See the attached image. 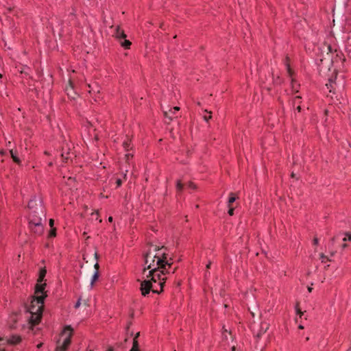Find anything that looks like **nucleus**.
Returning a JSON list of instances; mask_svg holds the SVG:
<instances>
[{"label":"nucleus","mask_w":351,"mask_h":351,"mask_svg":"<svg viewBox=\"0 0 351 351\" xmlns=\"http://www.w3.org/2000/svg\"><path fill=\"white\" fill-rule=\"evenodd\" d=\"M107 351H113V349L112 348H109Z\"/></svg>","instance_id":"51"},{"label":"nucleus","mask_w":351,"mask_h":351,"mask_svg":"<svg viewBox=\"0 0 351 351\" xmlns=\"http://www.w3.org/2000/svg\"><path fill=\"white\" fill-rule=\"evenodd\" d=\"M0 351H4V350L1 348H0Z\"/></svg>","instance_id":"57"},{"label":"nucleus","mask_w":351,"mask_h":351,"mask_svg":"<svg viewBox=\"0 0 351 351\" xmlns=\"http://www.w3.org/2000/svg\"><path fill=\"white\" fill-rule=\"evenodd\" d=\"M130 351H141L138 340H136V338L133 339L132 347Z\"/></svg>","instance_id":"15"},{"label":"nucleus","mask_w":351,"mask_h":351,"mask_svg":"<svg viewBox=\"0 0 351 351\" xmlns=\"http://www.w3.org/2000/svg\"><path fill=\"white\" fill-rule=\"evenodd\" d=\"M223 330H224V332H228L227 329L223 328Z\"/></svg>","instance_id":"56"},{"label":"nucleus","mask_w":351,"mask_h":351,"mask_svg":"<svg viewBox=\"0 0 351 351\" xmlns=\"http://www.w3.org/2000/svg\"><path fill=\"white\" fill-rule=\"evenodd\" d=\"M295 322H299V318H298V317H296V318H295Z\"/></svg>","instance_id":"53"},{"label":"nucleus","mask_w":351,"mask_h":351,"mask_svg":"<svg viewBox=\"0 0 351 351\" xmlns=\"http://www.w3.org/2000/svg\"><path fill=\"white\" fill-rule=\"evenodd\" d=\"M1 77H2V74L0 73V78H1Z\"/></svg>","instance_id":"60"},{"label":"nucleus","mask_w":351,"mask_h":351,"mask_svg":"<svg viewBox=\"0 0 351 351\" xmlns=\"http://www.w3.org/2000/svg\"><path fill=\"white\" fill-rule=\"evenodd\" d=\"M210 265H211V262H209L207 265H206V268L207 269H209L210 267Z\"/></svg>","instance_id":"42"},{"label":"nucleus","mask_w":351,"mask_h":351,"mask_svg":"<svg viewBox=\"0 0 351 351\" xmlns=\"http://www.w3.org/2000/svg\"><path fill=\"white\" fill-rule=\"evenodd\" d=\"M53 224H54V220H53V219H51L49 220V226H50V227L53 228Z\"/></svg>","instance_id":"34"},{"label":"nucleus","mask_w":351,"mask_h":351,"mask_svg":"<svg viewBox=\"0 0 351 351\" xmlns=\"http://www.w3.org/2000/svg\"><path fill=\"white\" fill-rule=\"evenodd\" d=\"M28 207L29 209L32 210V213L35 215L38 214L45 216V210L40 198L34 197L28 203Z\"/></svg>","instance_id":"7"},{"label":"nucleus","mask_w":351,"mask_h":351,"mask_svg":"<svg viewBox=\"0 0 351 351\" xmlns=\"http://www.w3.org/2000/svg\"><path fill=\"white\" fill-rule=\"evenodd\" d=\"M114 37L119 40H121V38H123L124 40L123 42H121V45L125 48L129 49L131 45V42L128 40H126V34H125L124 31L120 27V26H117L115 29V33L114 34Z\"/></svg>","instance_id":"8"},{"label":"nucleus","mask_w":351,"mask_h":351,"mask_svg":"<svg viewBox=\"0 0 351 351\" xmlns=\"http://www.w3.org/2000/svg\"><path fill=\"white\" fill-rule=\"evenodd\" d=\"M296 311H297V313L298 315H299V318L301 319L302 317V315L303 314V313L300 311V309L298 308V306L297 305L296 306Z\"/></svg>","instance_id":"26"},{"label":"nucleus","mask_w":351,"mask_h":351,"mask_svg":"<svg viewBox=\"0 0 351 351\" xmlns=\"http://www.w3.org/2000/svg\"><path fill=\"white\" fill-rule=\"evenodd\" d=\"M73 335V329L71 326H66L62 330L56 351H66L71 344V339Z\"/></svg>","instance_id":"4"},{"label":"nucleus","mask_w":351,"mask_h":351,"mask_svg":"<svg viewBox=\"0 0 351 351\" xmlns=\"http://www.w3.org/2000/svg\"><path fill=\"white\" fill-rule=\"evenodd\" d=\"M172 110L174 111H178V110H180V108L178 106H176L173 108H172Z\"/></svg>","instance_id":"38"},{"label":"nucleus","mask_w":351,"mask_h":351,"mask_svg":"<svg viewBox=\"0 0 351 351\" xmlns=\"http://www.w3.org/2000/svg\"><path fill=\"white\" fill-rule=\"evenodd\" d=\"M95 257H96V258H97V253H95Z\"/></svg>","instance_id":"59"},{"label":"nucleus","mask_w":351,"mask_h":351,"mask_svg":"<svg viewBox=\"0 0 351 351\" xmlns=\"http://www.w3.org/2000/svg\"><path fill=\"white\" fill-rule=\"evenodd\" d=\"M112 220H113L112 217H108V221L112 222Z\"/></svg>","instance_id":"45"},{"label":"nucleus","mask_w":351,"mask_h":351,"mask_svg":"<svg viewBox=\"0 0 351 351\" xmlns=\"http://www.w3.org/2000/svg\"><path fill=\"white\" fill-rule=\"evenodd\" d=\"M116 183H117V186H120L121 185V184H122L121 180V179H117V181H116Z\"/></svg>","instance_id":"30"},{"label":"nucleus","mask_w":351,"mask_h":351,"mask_svg":"<svg viewBox=\"0 0 351 351\" xmlns=\"http://www.w3.org/2000/svg\"><path fill=\"white\" fill-rule=\"evenodd\" d=\"M42 345H43V343H40L38 344V345H37V348H41Z\"/></svg>","instance_id":"46"},{"label":"nucleus","mask_w":351,"mask_h":351,"mask_svg":"<svg viewBox=\"0 0 351 351\" xmlns=\"http://www.w3.org/2000/svg\"><path fill=\"white\" fill-rule=\"evenodd\" d=\"M163 113H164V116H165V117H168V118L169 119V120H170V121H171V120H172V119H171V117H168V112H167L164 111V112H163Z\"/></svg>","instance_id":"35"},{"label":"nucleus","mask_w":351,"mask_h":351,"mask_svg":"<svg viewBox=\"0 0 351 351\" xmlns=\"http://www.w3.org/2000/svg\"><path fill=\"white\" fill-rule=\"evenodd\" d=\"M16 317H17V316H16V315H14L13 316V320L16 321Z\"/></svg>","instance_id":"50"},{"label":"nucleus","mask_w":351,"mask_h":351,"mask_svg":"<svg viewBox=\"0 0 351 351\" xmlns=\"http://www.w3.org/2000/svg\"><path fill=\"white\" fill-rule=\"evenodd\" d=\"M291 177L292 178H295V174L293 172L291 173Z\"/></svg>","instance_id":"48"},{"label":"nucleus","mask_w":351,"mask_h":351,"mask_svg":"<svg viewBox=\"0 0 351 351\" xmlns=\"http://www.w3.org/2000/svg\"><path fill=\"white\" fill-rule=\"evenodd\" d=\"M62 157L64 158V160H69V158H70V156H69L64 157V154H62Z\"/></svg>","instance_id":"36"},{"label":"nucleus","mask_w":351,"mask_h":351,"mask_svg":"<svg viewBox=\"0 0 351 351\" xmlns=\"http://www.w3.org/2000/svg\"><path fill=\"white\" fill-rule=\"evenodd\" d=\"M348 247V245L346 243H343L341 245V248L343 250Z\"/></svg>","instance_id":"39"},{"label":"nucleus","mask_w":351,"mask_h":351,"mask_svg":"<svg viewBox=\"0 0 351 351\" xmlns=\"http://www.w3.org/2000/svg\"><path fill=\"white\" fill-rule=\"evenodd\" d=\"M132 158V154H125V158H126L127 160H129L130 158Z\"/></svg>","instance_id":"31"},{"label":"nucleus","mask_w":351,"mask_h":351,"mask_svg":"<svg viewBox=\"0 0 351 351\" xmlns=\"http://www.w3.org/2000/svg\"><path fill=\"white\" fill-rule=\"evenodd\" d=\"M45 286L46 284L38 285L35 287V295L32 300L28 309L29 314L30 315L28 318L29 325L31 329L40 321L44 306V300L47 297V294L44 291Z\"/></svg>","instance_id":"2"},{"label":"nucleus","mask_w":351,"mask_h":351,"mask_svg":"<svg viewBox=\"0 0 351 351\" xmlns=\"http://www.w3.org/2000/svg\"><path fill=\"white\" fill-rule=\"evenodd\" d=\"M69 85L66 88V92L69 97L74 99L77 94L73 91V84L71 78L69 79Z\"/></svg>","instance_id":"11"},{"label":"nucleus","mask_w":351,"mask_h":351,"mask_svg":"<svg viewBox=\"0 0 351 351\" xmlns=\"http://www.w3.org/2000/svg\"><path fill=\"white\" fill-rule=\"evenodd\" d=\"M88 351H94V350L90 349V350H88Z\"/></svg>","instance_id":"61"},{"label":"nucleus","mask_w":351,"mask_h":351,"mask_svg":"<svg viewBox=\"0 0 351 351\" xmlns=\"http://www.w3.org/2000/svg\"><path fill=\"white\" fill-rule=\"evenodd\" d=\"M80 304H81L80 299H79L77 300V302H76V304H75V308H78L80 306Z\"/></svg>","instance_id":"32"},{"label":"nucleus","mask_w":351,"mask_h":351,"mask_svg":"<svg viewBox=\"0 0 351 351\" xmlns=\"http://www.w3.org/2000/svg\"><path fill=\"white\" fill-rule=\"evenodd\" d=\"M298 328H299V329H302H302H304V326H303L302 324H300L298 326Z\"/></svg>","instance_id":"40"},{"label":"nucleus","mask_w":351,"mask_h":351,"mask_svg":"<svg viewBox=\"0 0 351 351\" xmlns=\"http://www.w3.org/2000/svg\"><path fill=\"white\" fill-rule=\"evenodd\" d=\"M261 332L258 333V334H257V337H258V338H259V337H261Z\"/></svg>","instance_id":"52"},{"label":"nucleus","mask_w":351,"mask_h":351,"mask_svg":"<svg viewBox=\"0 0 351 351\" xmlns=\"http://www.w3.org/2000/svg\"><path fill=\"white\" fill-rule=\"evenodd\" d=\"M323 246L319 245V239L315 236L314 237L313 241H312V245L311 250H317L319 249L322 248Z\"/></svg>","instance_id":"12"},{"label":"nucleus","mask_w":351,"mask_h":351,"mask_svg":"<svg viewBox=\"0 0 351 351\" xmlns=\"http://www.w3.org/2000/svg\"><path fill=\"white\" fill-rule=\"evenodd\" d=\"M45 154L48 155V152H45Z\"/></svg>","instance_id":"58"},{"label":"nucleus","mask_w":351,"mask_h":351,"mask_svg":"<svg viewBox=\"0 0 351 351\" xmlns=\"http://www.w3.org/2000/svg\"><path fill=\"white\" fill-rule=\"evenodd\" d=\"M205 112L209 113V115L208 116H204V119L206 121H208L210 119H212V115H211L212 112L210 111L208 112L207 110H205Z\"/></svg>","instance_id":"23"},{"label":"nucleus","mask_w":351,"mask_h":351,"mask_svg":"<svg viewBox=\"0 0 351 351\" xmlns=\"http://www.w3.org/2000/svg\"><path fill=\"white\" fill-rule=\"evenodd\" d=\"M46 273H47V271L45 269H42L40 271V275H39V278H38V283L36 284V287L38 285H43L44 283H42V282L43 281V279L46 275Z\"/></svg>","instance_id":"13"},{"label":"nucleus","mask_w":351,"mask_h":351,"mask_svg":"<svg viewBox=\"0 0 351 351\" xmlns=\"http://www.w3.org/2000/svg\"><path fill=\"white\" fill-rule=\"evenodd\" d=\"M169 112H170L171 113H172V114H173V113H175V111H174V110H173L172 109H170V110H169Z\"/></svg>","instance_id":"49"},{"label":"nucleus","mask_w":351,"mask_h":351,"mask_svg":"<svg viewBox=\"0 0 351 351\" xmlns=\"http://www.w3.org/2000/svg\"><path fill=\"white\" fill-rule=\"evenodd\" d=\"M139 335H140V333H139V332H137V333L135 335V336H134V338H136V340H137L138 337H139Z\"/></svg>","instance_id":"41"},{"label":"nucleus","mask_w":351,"mask_h":351,"mask_svg":"<svg viewBox=\"0 0 351 351\" xmlns=\"http://www.w3.org/2000/svg\"><path fill=\"white\" fill-rule=\"evenodd\" d=\"M94 267H95L96 271H98L99 266V264L97 263H95Z\"/></svg>","instance_id":"37"},{"label":"nucleus","mask_w":351,"mask_h":351,"mask_svg":"<svg viewBox=\"0 0 351 351\" xmlns=\"http://www.w3.org/2000/svg\"><path fill=\"white\" fill-rule=\"evenodd\" d=\"M158 282L154 283L149 279H144L141 281L140 289L143 295H146L152 291L154 293H160L162 291L164 285H158Z\"/></svg>","instance_id":"5"},{"label":"nucleus","mask_w":351,"mask_h":351,"mask_svg":"<svg viewBox=\"0 0 351 351\" xmlns=\"http://www.w3.org/2000/svg\"><path fill=\"white\" fill-rule=\"evenodd\" d=\"M10 153L11 155V157L14 162L19 165L21 163V160L17 157L16 156V152H14L13 149H10Z\"/></svg>","instance_id":"14"},{"label":"nucleus","mask_w":351,"mask_h":351,"mask_svg":"<svg viewBox=\"0 0 351 351\" xmlns=\"http://www.w3.org/2000/svg\"><path fill=\"white\" fill-rule=\"evenodd\" d=\"M337 250L332 247L325 246L317 250H311L310 258L313 262L319 263L323 265L325 269L330 267V263L334 261V257L337 254Z\"/></svg>","instance_id":"3"},{"label":"nucleus","mask_w":351,"mask_h":351,"mask_svg":"<svg viewBox=\"0 0 351 351\" xmlns=\"http://www.w3.org/2000/svg\"><path fill=\"white\" fill-rule=\"evenodd\" d=\"M189 187L192 189H195L196 188V186L194 183L193 182H189V184H188Z\"/></svg>","instance_id":"29"},{"label":"nucleus","mask_w":351,"mask_h":351,"mask_svg":"<svg viewBox=\"0 0 351 351\" xmlns=\"http://www.w3.org/2000/svg\"><path fill=\"white\" fill-rule=\"evenodd\" d=\"M166 248L152 246L144 256L145 267L143 275L145 279H149L158 285H164L167 280V274H174L178 267H173L172 258H169L166 252Z\"/></svg>","instance_id":"1"},{"label":"nucleus","mask_w":351,"mask_h":351,"mask_svg":"<svg viewBox=\"0 0 351 351\" xmlns=\"http://www.w3.org/2000/svg\"><path fill=\"white\" fill-rule=\"evenodd\" d=\"M287 71L289 76L291 79V87L293 89V91L298 92V88L299 86V84L296 82H295L294 80L292 78L293 71L289 64L287 65Z\"/></svg>","instance_id":"10"},{"label":"nucleus","mask_w":351,"mask_h":351,"mask_svg":"<svg viewBox=\"0 0 351 351\" xmlns=\"http://www.w3.org/2000/svg\"><path fill=\"white\" fill-rule=\"evenodd\" d=\"M308 292H311V288L308 287Z\"/></svg>","instance_id":"55"},{"label":"nucleus","mask_w":351,"mask_h":351,"mask_svg":"<svg viewBox=\"0 0 351 351\" xmlns=\"http://www.w3.org/2000/svg\"><path fill=\"white\" fill-rule=\"evenodd\" d=\"M182 189H183V184H182L180 180H178L177 183H176V190L178 192H180V191H182Z\"/></svg>","instance_id":"20"},{"label":"nucleus","mask_w":351,"mask_h":351,"mask_svg":"<svg viewBox=\"0 0 351 351\" xmlns=\"http://www.w3.org/2000/svg\"><path fill=\"white\" fill-rule=\"evenodd\" d=\"M326 47H327V49L329 52H332V47L330 45H326Z\"/></svg>","instance_id":"33"},{"label":"nucleus","mask_w":351,"mask_h":351,"mask_svg":"<svg viewBox=\"0 0 351 351\" xmlns=\"http://www.w3.org/2000/svg\"><path fill=\"white\" fill-rule=\"evenodd\" d=\"M87 86L88 87V93L93 95L95 101H97L100 98L99 93H100V88L97 85L92 86L90 84H87Z\"/></svg>","instance_id":"9"},{"label":"nucleus","mask_w":351,"mask_h":351,"mask_svg":"<svg viewBox=\"0 0 351 351\" xmlns=\"http://www.w3.org/2000/svg\"><path fill=\"white\" fill-rule=\"evenodd\" d=\"M5 154V152L4 150H3V149H2V150H1V151H0V154H1V155H2V156H3V155H4Z\"/></svg>","instance_id":"43"},{"label":"nucleus","mask_w":351,"mask_h":351,"mask_svg":"<svg viewBox=\"0 0 351 351\" xmlns=\"http://www.w3.org/2000/svg\"><path fill=\"white\" fill-rule=\"evenodd\" d=\"M98 215H99V213H98V210H95V212H93V213H91V215H92L93 217H95V219H96V220L99 219V218H98Z\"/></svg>","instance_id":"27"},{"label":"nucleus","mask_w":351,"mask_h":351,"mask_svg":"<svg viewBox=\"0 0 351 351\" xmlns=\"http://www.w3.org/2000/svg\"><path fill=\"white\" fill-rule=\"evenodd\" d=\"M345 237L343 239V241H351V232H346L345 234Z\"/></svg>","instance_id":"19"},{"label":"nucleus","mask_w":351,"mask_h":351,"mask_svg":"<svg viewBox=\"0 0 351 351\" xmlns=\"http://www.w3.org/2000/svg\"><path fill=\"white\" fill-rule=\"evenodd\" d=\"M269 328V325L267 323L261 324V332H265Z\"/></svg>","instance_id":"21"},{"label":"nucleus","mask_w":351,"mask_h":351,"mask_svg":"<svg viewBox=\"0 0 351 351\" xmlns=\"http://www.w3.org/2000/svg\"><path fill=\"white\" fill-rule=\"evenodd\" d=\"M29 227L35 234H41L44 230L42 218L37 217L36 215H32L29 221Z\"/></svg>","instance_id":"6"},{"label":"nucleus","mask_w":351,"mask_h":351,"mask_svg":"<svg viewBox=\"0 0 351 351\" xmlns=\"http://www.w3.org/2000/svg\"><path fill=\"white\" fill-rule=\"evenodd\" d=\"M98 278H99V271H95V272L94 273L93 278H92L91 286H93L94 285L95 282L97 280Z\"/></svg>","instance_id":"18"},{"label":"nucleus","mask_w":351,"mask_h":351,"mask_svg":"<svg viewBox=\"0 0 351 351\" xmlns=\"http://www.w3.org/2000/svg\"><path fill=\"white\" fill-rule=\"evenodd\" d=\"M130 146V141H127L123 143V147L125 150H129Z\"/></svg>","instance_id":"24"},{"label":"nucleus","mask_w":351,"mask_h":351,"mask_svg":"<svg viewBox=\"0 0 351 351\" xmlns=\"http://www.w3.org/2000/svg\"><path fill=\"white\" fill-rule=\"evenodd\" d=\"M8 341L11 344H16L21 341V338L19 336H13Z\"/></svg>","instance_id":"16"},{"label":"nucleus","mask_w":351,"mask_h":351,"mask_svg":"<svg viewBox=\"0 0 351 351\" xmlns=\"http://www.w3.org/2000/svg\"><path fill=\"white\" fill-rule=\"evenodd\" d=\"M56 229L52 228L49 232V237H56Z\"/></svg>","instance_id":"25"},{"label":"nucleus","mask_w":351,"mask_h":351,"mask_svg":"<svg viewBox=\"0 0 351 351\" xmlns=\"http://www.w3.org/2000/svg\"><path fill=\"white\" fill-rule=\"evenodd\" d=\"M11 144H12V143H11V141H8V142L6 143V145H7L8 147H11Z\"/></svg>","instance_id":"44"},{"label":"nucleus","mask_w":351,"mask_h":351,"mask_svg":"<svg viewBox=\"0 0 351 351\" xmlns=\"http://www.w3.org/2000/svg\"><path fill=\"white\" fill-rule=\"evenodd\" d=\"M75 182V179L72 177H69L66 180V181H65L66 184L69 186H71L72 184V183H73Z\"/></svg>","instance_id":"22"},{"label":"nucleus","mask_w":351,"mask_h":351,"mask_svg":"<svg viewBox=\"0 0 351 351\" xmlns=\"http://www.w3.org/2000/svg\"><path fill=\"white\" fill-rule=\"evenodd\" d=\"M297 110H298V112H300V110H301V108H300V106H298L297 107Z\"/></svg>","instance_id":"47"},{"label":"nucleus","mask_w":351,"mask_h":351,"mask_svg":"<svg viewBox=\"0 0 351 351\" xmlns=\"http://www.w3.org/2000/svg\"><path fill=\"white\" fill-rule=\"evenodd\" d=\"M228 207H229L228 214L230 216H232L234 215V208H232L231 206H228Z\"/></svg>","instance_id":"28"},{"label":"nucleus","mask_w":351,"mask_h":351,"mask_svg":"<svg viewBox=\"0 0 351 351\" xmlns=\"http://www.w3.org/2000/svg\"><path fill=\"white\" fill-rule=\"evenodd\" d=\"M232 351H235V347H234V346H233V347L232 348Z\"/></svg>","instance_id":"54"},{"label":"nucleus","mask_w":351,"mask_h":351,"mask_svg":"<svg viewBox=\"0 0 351 351\" xmlns=\"http://www.w3.org/2000/svg\"><path fill=\"white\" fill-rule=\"evenodd\" d=\"M237 197L235 196V195L234 193H230V197H229V199H228V206H230L231 204L237 199Z\"/></svg>","instance_id":"17"}]
</instances>
